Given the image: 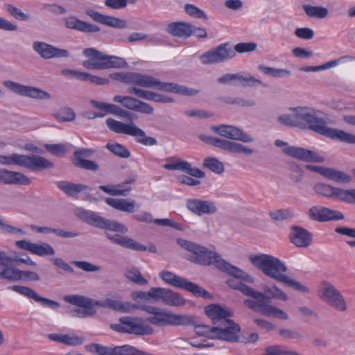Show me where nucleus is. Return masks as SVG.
Masks as SVG:
<instances>
[{
	"instance_id": "1",
	"label": "nucleus",
	"mask_w": 355,
	"mask_h": 355,
	"mask_svg": "<svg viewBox=\"0 0 355 355\" xmlns=\"http://www.w3.org/2000/svg\"><path fill=\"white\" fill-rule=\"evenodd\" d=\"M322 113L310 107L291 108V112L277 117V121L284 125L311 130L320 135L342 142L355 144V135L341 130L327 127Z\"/></svg>"
},
{
	"instance_id": "2",
	"label": "nucleus",
	"mask_w": 355,
	"mask_h": 355,
	"mask_svg": "<svg viewBox=\"0 0 355 355\" xmlns=\"http://www.w3.org/2000/svg\"><path fill=\"white\" fill-rule=\"evenodd\" d=\"M177 243L182 248L192 254L189 258L191 262L205 266L214 265L220 270L227 272L236 279H243L250 283L254 282L253 277L225 261L217 252L182 239H178Z\"/></svg>"
},
{
	"instance_id": "3",
	"label": "nucleus",
	"mask_w": 355,
	"mask_h": 355,
	"mask_svg": "<svg viewBox=\"0 0 355 355\" xmlns=\"http://www.w3.org/2000/svg\"><path fill=\"white\" fill-rule=\"evenodd\" d=\"M80 217L88 225L105 230V236L114 244L140 252L147 250L145 245L131 238L119 234L128 232V227L125 225L89 211H83Z\"/></svg>"
},
{
	"instance_id": "4",
	"label": "nucleus",
	"mask_w": 355,
	"mask_h": 355,
	"mask_svg": "<svg viewBox=\"0 0 355 355\" xmlns=\"http://www.w3.org/2000/svg\"><path fill=\"white\" fill-rule=\"evenodd\" d=\"M249 261L265 275L277 282L303 293L309 292L306 286L286 275L288 268L277 257L268 254H255L249 256Z\"/></svg>"
},
{
	"instance_id": "5",
	"label": "nucleus",
	"mask_w": 355,
	"mask_h": 355,
	"mask_svg": "<svg viewBox=\"0 0 355 355\" xmlns=\"http://www.w3.org/2000/svg\"><path fill=\"white\" fill-rule=\"evenodd\" d=\"M227 283L230 288L238 290L243 295L252 297L243 302L245 306L250 309L260 313L263 315L273 316L282 320L288 319V315L286 312L270 304L271 302L270 297L254 290L239 280L230 279L227 280Z\"/></svg>"
},
{
	"instance_id": "6",
	"label": "nucleus",
	"mask_w": 355,
	"mask_h": 355,
	"mask_svg": "<svg viewBox=\"0 0 355 355\" xmlns=\"http://www.w3.org/2000/svg\"><path fill=\"white\" fill-rule=\"evenodd\" d=\"M116 77L125 84H132L142 87L156 89L160 91L180 95L193 96L199 93L198 89L189 88L176 83L161 82L153 76L140 73H121L116 74Z\"/></svg>"
},
{
	"instance_id": "7",
	"label": "nucleus",
	"mask_w": 355,
	"mask_h": 355,
	"mask_svg": "<svg viewBox=\"0 0 355 355\" xmlns=\"http://www.w3.org/2000/svg\"><path fill=\"white\" fill-rule=\"evenodd\" d=\"M135 309H140L152 315L146 318V321L157 327L189 326L194 324L192 316L177 314L157 306L136 305Z\"/></svg>"
},
{
	"instance_id": "8",
	"label": "nucleus",
	"mask_w": 355,
	"mask_h": 355,
	"mask_svg": "<svg viewBox=\"0 0 355 355\" xmlns=\"http://www.w3.org/2000/svg\"><path fill=\"white\" fill-rule=\"evenodd\" d=\"M0 164L2 165H17L33 171H42L53 167V164L44 157L39 155H25L12 153L8 155H0Z\"/></svg>"
},
{
	"instance_id": "9",
	"label": "nucleus",
	"mask_w": 355,
	"mask_h": 355,
	"mask_svg": "<svg viewBox=\"0 0 355 355\" xmlns=\"http://www.w3.org/2000/svg\"><path fill=\"white\" fill-rule=\"evenodd\" d=\"M106 125L108 128L118 134H124L135 138L136 141L146 146H152L157 144V139L146 135L144 130L139 128L135 123H124L113 119H107Z\"/></svg>"
},
{
	"instance_id": "10",
	"label": "nucleus",
	"mask_w": 355,
	"mask_h": 355,
	"mask_svg": "<svg viewBox=\"0 0 355 355\" xmlns=\"http://www.w3.org/2000/svg\"><path fill=\"white\" fill-rule=\"evenodd\" d=\"M119 321V323L110 325L112 330L137 336H149L154 333L153 328L141 318L125 316L120 318Z\"/></svg>"
},
{
	"instance_id": "11",
	"label": "nucleus",
	"mask_w": 355,
	"mask_h": 355,
	"mask_svg": "<svg viewBox=\"0 0 355 355\" xmlns=\"http://www.w3.org/2000/svg\"><path fill=\"white\" fill-rule=\"evenodd\" d=\"M164 168L171 171L178 170L189 175L191 177L184 175L178 177V180L180 184L187 186H198L200 184V181L193 178H204L205 177V173L204 171L198 168L192 167L189 162L180 159H177L175 162L172 164H165Z\"/></svg>"
},
{
	"instance_id": "12",
	"label": "nucleus",
	"mask_w": 355,
	"mask_h": 355,
	"mask_svg": "<svg viewBox=\"0 0 355 355\" xmlns=\"http://www.w3.org/2000/svg\"><path fill=\"white\" fill-rule=\"evenodd\" d=\"M318 295L322 301L334 309L340 312L347 311V305L343 295L329 282H322Z\"/></svg>"
},
{
	"instance_id": "13",
	"label": "nucleus",
	"mask_w": 355,
	"mask_h": 355,
	"mask_svg": "<svg viewBox=\"0 0 355 355\" xmlns=\"http://www.w3.org/2000/svg\"><path fill=\"white\" fill-rule=\"evenodd\" d=\"M199 137L202 141L230 153L251 155L254 153V149L240 143L204 135H200Z\"/></svg>"
},
{
	"instance_id": "14",
	"label": "nucleus",
	"mask_w": 355,
	"mask_h": 355,
	"mask_svg": "<svg viewBox=\"0 0 355 355\" xmlns=\"http://www.w3.org/2000/svg\"><path fill=\"white\" fill-rule=\"evenodd\" d=\"M236 55L233 48L227 42L221 44L216 48L205 52L200 57L204 64H214L231 60Z\"/></svg>"
},
{
	"instance_id": "15",
	"label": "nucleus",
	"mask_w": 355,
	"mask_h": 355,
	"mask_svg": "<svg viewBox=\"0 0 355 355\" xmlns=\"http://www.w3.org/2000/svg\"><path fill=\"white\" fill-rule=\"evenodd\" d=\"M215 339L229 343L245 341L240 339L241 327L232 320H223L220 324L214 326Z\"/></svg>"
},
{
	"instance_id": "16",
	"label": "nucleus",
	"mask_w": 355,
	"mask_h": 355,
	"mask_svg": "<svg viewBox=\"0 0 355 355\" xmlns=\"http://www.w3.org/2000/svg\"><path fill=\"white\" fill-rule=\"evenodd\" d=\"M3 85L8 89L20 96L40 100L50 99L51 98V95L49 93L40 88L24 85L12 80H4Z\"/></svg>"
},
{
	"instance_id": "17",
	"label": "nucleus",
	"mask_w": 355,
	"mask_h": 355,
	"mask_svg": "<svg viewBox=\"0 0 355 355\" xmlns=\"http://www.w3.org/2000/svg\"><path fill=\"white\" fill-rule=\"evenodd\" d=\"M92 148H83L73 152L72 162L76 167L86 171L96 172L99 169V165L94 161L87 159L95 153Z\"/></svg>"
},
{
	"instance_id": "18",
	"label": "nucleus",
	"mask_w": 355,
	"mask_h": 355,
	"mask_svg": "<svg viewBox=\"0 0 355 355\" xmlns=\"http://www.w3.org/2000/svg\"><path fill=\"white\" fill-rule=\"evenodd\" d=\"M211 130L221 137L232 140H238L243 143H251L254 141V138L251 135L244 132L236 126L219 125L211 126Z\"/></svg>"
},
{
	"instance_id": "19",
	"label": "nucleus",
	"mask_w": 355,
	"mask_h": 355,
	"mask_svg": "<svg viewBox=\"0 0 355 355\" xmlns=\"http://www.w3.org/2000/svg\"><path fill=\"white\" fill-rule=\"evenodd\" d=\"M96 306L122 313H131L136 307L135 304L130 302H122L121 297L117 293L108 295L104 300L96 301Z\"/></svg>"
},
{
	"instance_id": "20",
	"label": "nucleus",
	"mask_w": 355,
	"mask_h": 355,
	"mask_svg": "<svg viewBox=\"0 0 355 355\" xmlns=\"http://www.w3.org/2000/svg\"><path fill=\"white\" fill-rule=\"evenodd\" d=\"M84 56L94 60L102 61L105 69L121 67L125 63L123 58L116 56H110L94 48H87L83 51Z\"/></svg>"
},
{
	"instance_id": "21",
	"label": "nucleus",
	"mask_w": 355,
	"mask_h": 355,
	"mask_svg": "<svg viewBox=\"0 0 355 355\" xmlns=\"http://www.w3.org/2000/svg\"><path fill=\"white\" fill-rule=\"evenodd\" d=\"M113 101L132 111L146 114H152L154 112L150 105L132 96L117 95L113 98Z\"/></svg>"
},
{
	"instance_id": "22",
	"label": "nucleus",
	"mask_w": 355,
	"mask_h": 355,
	"mask_svg": "<svg viewBox=\"0 0 355 355\" xmlns=\"http://www.w3.org/2000/svg\"><path fill=\"white\" fill-rule=\"evenodd\" d=\"M306 168L309 171L319 173L327 179L338 183L347 184L352 180L351 175L334 168L311 164L306 165Z\"/></svg>"
},
{
	"instance_id": "23",
	"label": "nucleus",
	"mask_w": 355,
	"mask_h": 355,
	"mask_svg": "<svg viewBox=\"0 0 355 355\" xmlns=\"http://www.w3.org/2000/svg\"><path fill=\"white\" fill-rule=\"evenodd\" d=\"M11 290L21 294L29 299L40 303L44 306L51 308L53 310H57L60 307V304L55 300L40 296L31 288L25 286L15 285L10 287Z\"/></svg>"
},
{
	"instance_id": "24",
	"label": "nucleus",
	"mask_w": 355,
	"mask_h": 355,
	"mask_svg": "<svg viewBox=\"0 0 355 355\" xmlns=\"http://www.w3.org/2000/svg\"><path fill=\"white\" fill-rule=\"evenodd\" d=\"M308 215L313 220L319 222L344 219V215L341 212L322 206L311 207L309 210Z\"/></svg>"
},
{
	"instance_id": "25",
	"label": "nucleus",
	"mask_w": 355,
	"mask_h": 355,
	"mask_svg": "<svg viewBox=\"0 0 355 355\" xmlns=\"http://www.w3.org/2000/svg\"><path fill=\"white\" fill-rule=\"evenodd\" d=\"M15 261V258L8 257L5 252L0 251V277L10 282L20 281V270L9 266V263Z\"/></svg>"
},
{
	"instance_id": "26",
	"label": "nucleus",
	"mask_w": 355,
	"mask_h": 355,
	"mask_svg": "<svg viewBox=\"0 0 355 355\" xmlns=\"http://www.w3.org/2000/svg\"><path fill=\"white\" fill-rule=\"evenodd\" d=\"M186 207L191 213L199 216L203 214H214L217 211L214 202L197 198L188 199L186 202Z\"/></svg>"
},
{
	"instance_id": "27",
	"label": "nucleus",
	"mask_w": 355,
	"mask_h": 355,
	"mask_svg": "<svg viewBox=\"0 0 355 355\" xmlns=\"http://www.w3.org/2000/svg\"><path fill=\"white\" fill-rule=\"evenodd\" d=\"M33 49L44 59L68 58L69 56V52L67 50L58 49L45 42H35Z\"/></svg>"
},
{
	"instance_id": "28",
	"label": "nucleus",
	"mask_w": 355,
	"mask_h": 355,
	"mask_svg": "<svg viewBox=\"0 0 355 355\" xmlns=\"http://www.w3.org/2000/svg\"><path fill=\"white\" fill-rule=\"evenodd\" d=\"M284 154L307 162L322 163L324 161V157L316 152L301 147L286 148Z\"/></svg>"
},
{
	"instance_id": "29",
	"label": "nucleus",
	"mask_w": 355,
	"mask_h": 355,
	"mask_svg": "<svg viewBox=\"0 0 355 355\" xmlns=\"http://www.w3.org/2000/svg\"><path fill=\"white\" fill-rule=\"evenodd\" d=\"M85 14L94 21L110 27L118 28H125L127 27V23L125 20L114 16L103 15L92 8L86 9Z\"/></svg>"
},
{
	"instance_id": "30",
	"label": "nucleus",
	"mask_w": 355,
	"mask_h": 355,
	"mask_svg": "<svg viewBox=\"0 0 355 355\" xmlns=\"http://www.w3.org/2000/svg\"><path fill=\"white\" fill-rule=\"evenodd\" d=\"M16 246L20 249L27 250L37 256L53 255L55 251L52 246L46 243L42 244L33 243L27 240L17 241Z\"/></svg>"
},
{
	"instance_id": "31",
	"label": "nucleus",
	"mask_w": 355,
	"mask_h": 355,
	"mask_svg": "<svg viewBox=\"0 0 355 355\" xmlns=\"http://www.w3.org/2000/svg\"><path fill=\"white\" fill-rule=\"evenodd\" d=\"M66 28L85 33H97L101 31L96 24L83 21L76 17L70 16L63 19Z\"/></svg>"
},
{
	"instance_id": "32",
	"label": "nucleus",
	"mask_w": 355,
	"mask_h": 355,
	"mask_svg": "<svg viewBox=\"0 0 355 355\" xmlns=\"http://www.w3.org/2000/svg\"><path fill=\"white\" fill-rule=\"evenodd\" d=\"M291 242L297 248H307L312 242V234L307 230L298 227L293 226L290 234Z\"/></svg>"
},
{
	"instance_id": "33",
	"label": "nucleus",
	"mask_w": 355,
	"mask_h": 355,
	"mask_svg": "<svg viewBox=\"0 0 355 355\" xmlns=\"http://www.w3.org/2000/svg\"><path fill=\"white\" fill-rule=\"evenodd\" d=\"M206 315L211 319L212 324L216 326L223 320H227L232 316V312L227 308H224L218 304H211L205 307Z\"/></svg>"
},
{
	"instance_id": "34",
	"label": "nucleus",
	"mask_w": 355,
	"mask_h": 355,
	"mask_svg": "<svg viewBox=\"0 0 355 355\" xmlns=\"http://www.w3.org/2000/svg\"><path fill=\"white\" fill-rule=\"evenodd\" d=\"M159 300L172 306H182L185 303V300L178 293L168 288L157 287L155 302Z\"/></svg>"
},
{
	"instance_id": "35",
	"label": "nucleus",
	"mask_w": 355,
	"mask_h": 355,
	"mask_svg": "<svg viewBox=\"0 0 355 355\" xmlns=\"http://www.w3.org/2000/svg\"><path fill=\"white\" fill-rule=\"evenodd\" d=\"M0 182L5 184L28 185L31 181L28 177L21 173L1 168Z\"/></svg>"
},
{
	"instance_id": "36",
	"label": "nucleus",
	"mask_w": 355,
	"mask_h": 355,
	"mask_svg": "<svg viewBox=\"0 0 355 355\" xmlns=\"http://www.w3.org/2000/svg\"><path fill=\"white\" fill-rule=\"evenodd\" d=\"M105 201L115 209L126 213H133L139 207V205L131 198H106Z\"/></svg>"
},
{
	"instance_id": "37",
	"label": "nucleus",
	"mask_w": 355,
	"mask_h": 355,
	"mask_svg": "<svg viewBox=\"0 0 355 355\" xmlns=\"http://www.w3.org/2000/svg\"><path fill=\"white\" fill-rule=\"evenodd\" d=\"M59 189L69 197L76 198L78 194L84 191H91V188L83 184H75L67 181H60L57 183Z\"/></svg>"
},
{
	"instance_id": "38",
	"label": "nucleus",
	"mask_w": 355,
	"mask_h": 355,
	"mask_svg": "<svg viewBox=\"0 0 355 355\" xmlns=\"http://www.w3.org/2000/svg\"><path fill=\"white\" fill-rule=\"evenodd\" d=\"M48 338L54 342L72 347L81 345L85 340L84 338L74 334H50Z\"/></svg>"
},
{
	"instance_id": "39",
	"label": "nucleus",
	"mask_w": 355,
	"mask_h": 355,
	"mask_svg": "<svg viewBox=\"0 0 355 355\" xmlns=\"http://www.w3.org/2000/svg\"><path fill=\"white\" fill-rule=\"evenodd\" d=\"M191 24L186 22L176 21L168 24L166 31L172 35L180 37L191 36Z\"/></svg>"
},
{
	"instance_id": "40",
	"label": "nucleus",
	"mask_w": 355,
	"mask_h": 355,
	"mask_svg": "<svg viewBox=\"0 0 355 355\" xmlns=\"http://www.w3.org/2000/svg\"><path fill=\"white\" fill-rule=\"evenodd\" d=\"M159 277L166 284L174 287L182 288L186 279L178 276L170 271L163 270L159 273Z\"/></svg>"
},
{
	"instance_id": "41",
	"label": "nucleus",
	"mask_w": 355,
	"mask_h": 355,
	"mask_svg": "<svg viewBox=\"0 0 355 355\" xmlns=\"http://www.w3.org/2000/svg\"><path fill=\"white\" fill-rule=\"evenodd\" d=\"M64 300L69 304L83 307V306H96V301L87 297L83 295H66L64 297Z\"/></svg>"
},
{
	"instance_id": "42",
	"label": "nucleus",
	"mask_w": 355,
	"mask_h": 355,
	"mask_svg": "<svg viewBox=\"0 0 355 355\" xmlns=\"http://www.w3.org/2000/svg\"><path fill=\"white\" fill-rule=\"evenodd\" d=\"M333 198H336L349 204H354L355 189L345 190L340 188H336Z\"/></svg>"
},
{
	"instance_id": "43",
	"label": "nucleus",
	"mask_w": 355,
	"mask_h": 355,
	"mask_svg": "<svg viewBox=\"0 0 355 355\" xmlns=\"http://www.w3.org/2000/svg\"><path fill=\"white\" fill-rule=\"evenodd\" d=\"M182 289L192 293L196 296L202 297L203 298H211V295L201 286L188 281L187 279L184 283Z\"/></svg>"
},
{
	"instance_id": "44",
	"label": "nucleus",
	"mask_w": 355,
	"mask_h": 355,
	"mask_svg": "<svg viewBox=\"0 0 355 355\" xmlns=\"http://www.w3.org/2000/svg\"><path fill=\"white\" fill-rule=\"evenodd\" d=\"M259 69L263 73L276 78H286L291 75V71L286 69L273 68L263 65H260Z\"/></svg>"
},
{
	"instance_id": "45",
	"label": "nucleus",
	"mask_w": 355,
	"mask_h": 355,
	"mask_svg": "<svg viewBox=\"0 0 355 355\" xmlns=\"http://www.w3.org/2000/svg\"><path fill=\"white\" fill-rule=\"evenodd\" d=\"M303 8L306 14L310 17H316L319 19L325 18L328 15V10L322 6H313L311 5H304Z\"/></svg>"
},
{
	"instance_id": "46",
	"label": "nucleus",
	"mask_w": 355,
	"mask_h": 355,
	"mask_svg": "<svg viewBox=\"0 0 355 355\" xmlns=\"http://www.w3.org/2000/svg\"><path fill=\"white\" fill-rule=\"evenodd\" d=\"M53 117L60 122H69L75 119L76 114L73 109L64 107L53 113Z\"/></svg>"
},
{
	"instance_id": "47",
	"label": "nucleus",
	"mask_w": 355,
	"mask_h": 355,
	"mask_svg": "<svg viewBox=\"0 0 355 355\" xmlns=\"http://www.w3.org/2000/svg\"><path fill=\"white\" fill-rule=\"evenodd\" d=\"M105 147L114 155L119 157L128 158L130 157V152L122 144L118 143H107Z\"/></svg>"
},
{
	"instance_id": "48",
	"label": "nucleus",
	"mask_w": 355,
	"mask_h": 355,
	"mask_svg": "<svg viewBox=\"0 0 355 355\" xmlns=\"http://www.w3.org/2000/svg\"><path fill=\"white\" fill-rule=\"evenodd\" d=\"M203 166L217 174H221L224 171L223 163L216 158H205L203 162Z\"/></svg>"
},
{
	"instance_id": "49",
	"label": "nucleus",
	"mask_w": 355,
	"mask_h": 355,
	"mask_svg": "<svg viewBox=\"0 0 355 355\" xmlns=\"http://www.w3.org/2000/svg\"><path fill=\"white\" fill-rule=\"evenodd\" d=\"M125 277L131 282L139 285H146L148 281L142 276L137 268H132L125 272Z\"/></svg>"
},
{
	"instance_id": "50",
	"label": "nucleus",
	"mask_w": 355,
	"mask_h": 355,
	"mask_svg": "<svg viewBox=\"0 0 355 355\" xmlns=\"http://www.w3.org/2000/svg\"><path fill=\"white\" fill-rule=\"evenodd\" d=\"M4 8L7 12H8L11 16L17 20L27 21L31 18L28 14L23 12L21 10L12 4H5Z\"/></svg>"
},
{
	"instance_id": "51",
	"label": "nucleus",
	"mask_w": 355,
	"mask_h": 355,
	"mask_svg": "<svg viewBox=\"0 0 355 355\" xmlns=\"http://www.w3.org/2000/svg\"><path fill=\"white\" fill-rule=\"evenodd\" d=\"M116 355H152L145 352L137 349V348L125 345L116 347Z\"/></svg>"
},
{
	"instance_id": "52",
	"label": "nucleus",
	"mask_w": 355,
	"mask_h": 355,
	"mask_svg": "<svg viewBox=\"0 0 355 355\" xmlns=\"http://www.w3.org/2000/svg\"><path fill=\"white\" fill-rule=\"evenodd\" d=\"M244 73H226L218 78V83L220 84H232L239 83L241 85Z\"/></svg>"
},
{
	"instance_id": "53",
	"label": "nucleus",
	"mask_w": 355,
	"mask_h": 355,
	"mask_svg": "<svg viewBox=\"0 0 355 355\" xmlns=\"http://www.w3.org/2000/svg\"><path fill=\"white\" fill-rule=\"evenodd\" d=\"M272 220H284L294 217L293 212L289 209H281L272 211L269 214Z\"/></svg>"
},
{
	"instance_id": "54",
	"label": "nucleus",
	"mask_w": 355,
	"mask_h": 355,
	"mask_svg": "<svg viewBox=\"0 0 355 355\" xmlns=\"http://www.w3.org/2000/svg\"><path fill=\"white\" fill-rule=\"evenodd\" d=\"M222 101L230 105H239L241 107H253L256 105V102L252 99H245L243 98L225 97Z\"/></svg>"
},
{
	"instance_id": "55",
	"label": "nucleus",
	"mask_w": 355,
	"mask_h": 355,
	"mask_svg": "<svg viewBox=\"0 0 355 355\" xmlns=\"http://www.w3.org/2000/svg\"><path fill=\"white\" fill-rule=\"evenodd\" d=\"M109 113L128 120H135L137 119V116L135 114L123 110L114 104L112 105L111 110H109Z\"/></svg>"
},
{
	"instance_id": "56",
	"label": "nucleus",
	"mask_w": 355,
	"mask_h": 355,
	"mask_svg": "<svg viewBox=\"0 0 355 355\" xmlns=\"http://www.w3.org/2000/svg\"><path fill=\"white\" fill-rule=\"evenodd\" d=\"M335 189L336 187L322 183H318L313 187L315 192L318 194L331 198H333Z\"/></svg>"
},
{
	"instance_id": "57",
	"label": "nucleus",
	"mask_w": 355,
	"mask_h": 355,
	"mask_svg": "<svg viewBox=\"0 0 355 355\" xmlns=\"http://www.w3.org/2000/svg\"><path fill=\"white\" fill-rule=\"evenodd\" d=\"M156 292L157 287L150 288L148 292L145 291H137L135 292L132 294V297L135 300L139 299L146 301H149L153 300V301L156 300Z\"/></svg>"
},
{
	"instance_id": "58",
	"label": "nucleus",
	"mask_w": 355,
	"mask_h": 355,
	"mask_svg": "<svg viewBox=\"0 0 355 355\" xmlns=\"http://www.w3.org/2000/svg\"><path fill=\"white\" fill-rule=\"evenodd\" d=\"M184 11L189 16L196 19L202 18L206 20L208 19L207 15L202 10L198 8L193 4L187 3L184 6Z\"/></svg>"
},
{
	"instance_id": "59",
	"label": "nucleus",
	"mask_w": 355,
	"mask_h": 355,
	"mask_svg": "<svg viewBox=\"0 0 355 355\" xmlns=\"http://www.w3.org/2000/svg\"><path fill=\"white\" fill-rule=\"evenodd\" d=\"M195 331L199 336L207 337L210 339H215L214 325L198 324L195 326Z\"/></svg>"
},
{
	"instance_id": "60",
	"label": "nucleus",
	"mask_w": 355,
	"mask_h": 355,
	"mask_svg": "<svg viewBox=\"0 0 355 355\" xmlns=\"http://www.w3.org/2000/svg\"><path fill=\"white\" fill-rule=\"evenodd\" d=\"M0 230L2 233L10 234H22L24 235L26 232L21 228L14 227L5 222L2 218L0 220Z\"/></svg>"
},
{
	"instance_id": "61",
	"label": "nucleus",
	"mask_w": 355,
	"mask_h": 355,
	"mask_svg": "<svg viewBox=\"0 0 355 355\" xmlns=\"http://www.w3.org/2000/svg\"><path fill=\"white\" fill-rule=\"evenodd\" d=\"M116 186H105L101 185L99 186V189L104 191L105 193L111 195V196H126L127 193L129 192L131 188L125 189H118L115 188Z\"/></svg>"
},
{
	"instance_id": "62",
	"label": "nucleus",
	"mask_w": 355,
	"mask_h": 355,
	"mask_svg": "<svg viewBox=\"0 0 355 355\" xmlns=\"http://www.w3.org/2000/svg\"><path fill=\"white\" fill-rule=\"evenodd\" d=\"M90 350H93L98 355H116V347L111 348L99 344H92Z\"/></svg>"
},
{
	"instance_id": "63",
	"label": "nucleus",
	"mask_w": 355,
	"mask_h": 355,
	"mask_svg": "<svg viewBox=\"0 0 355 355\" xmlns=\"http://www.w3.org/2000/svg\"><path fill=\"white\" fill-rule=\"evenodd\" d=\"M71 263L85 272H96L100 270V267L85 261H73Z\"/></svg>"
},
{
	"instance_id": "64",
	"label": "nucleus",
	"mask_w": 355,
	"mask_h": 355,
	"mask_svg": "<svg viewBox=\"0 0 355 355\" xmlns=\"http://www.w3.org/2000/svg\"><path fill=\"white\" fill-rule=\"evenodd\" d=\"M264 291L268 294L270 295L272 297L281 300L283 301H286L288 300L287 295L282 291L280 288H279L277 286L273 287H266L264 288Z\"/></svg>"
}]
</instances>
